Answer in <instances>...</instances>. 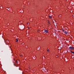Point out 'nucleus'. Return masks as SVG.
<instances>
[{
  "label": "nucleus",
  "mask_w": 74,
  "mask_h": 74,
  "mask_svg": "<svg viewBox=\"0 0 74 74\" xmlns=\"http://www.w3.org/2000/svg\"><path fill=\"white\" fill-rule=\"evenodd\" d=\"M44 32L45 33H48V31L46 29H45Z\"/></svg>",
  "instance_id": "obj_3"
},
{
  "label": "nucleus",
  "mask_w": 74,
  "mask_h": 74,
  "mask_svg": "<svg viewBox=\"0 0 74 74\" xmlns=\"http://www.w3.org/2000/svg\"><path fill=\"white\" fill-rule=\"evenodd\" d=\"M16 42H18V39H16Z\"/></svg>",
  "instance_id": "obj_4"
},
{
  "label": "nucleus",
  "mask_w": 74,
  "mask_h": 74,
  "mask_svg": "<svg viewBox=\"0 0 74 74\" xmlns=\"http://www.w3.org/2000/svg\"><path fill=\"white\" fill-rule=\"evenodd\" d=\"M63 32H64V31H63Z\"/></svg>",
  "instance_id": "obj_17"
},
{
  "label": "nucleus",
  "mask_w": 74,
  "mask_h": 74,
  "mask_svg": "<svg viewBox=\"0 0 74 74\" xmlns=\"http://www.w3.org/2000/svg\"><path fill=\"white\" fill-rule=\"evenodd\" d=\"M16 63H18V61H16Z\"/></svg>",
  "instance_id": "obj_11"
},
{
  "label": "nucleus",
  "mask_w": 74,
  "mask_h": 74,
  "mask_svg": "<svg viewBox=\"0 0 74 74\" xmlns=\"http://www.w3.org/2000/svg\"><path fill=\"white\" fill-rule=\"evenodd\" d=\"M70 49H74V47H69Z\"/></svg>",
  "instance_id": "obj_1"
},
{
  "label": "nucleus",
  "mask_w": 74,
  "mask_h": 74,
  "mask_svg": "<svg viewBox=\"0 0 74 74\" xmlns=\"http://www.w3.org/2000/svg\"><path fill=\"white\" fill-rule=\"evenodd\" d=\"M73 16L74 17V14L73 15Z\"/></svg>",
  "instance_id": "obj_14"
},
{
  "label": "nucleus",
  "mask_w": 74,
  "mask_h": 74,
  "mask_svg": "<svg viewBox=\"0 0 74 74\" xmlns=\"http://www.w3.org/2000/svg\"><path fill=\"white\" fill-rule=\"evenodd\" d=\"M64 33L65 34H67V32H64Z\"/></svg>",
  "instance_id": "obj_7"
},
{
  "label": "nucleus",
  "mask_w": 74,
  "mask_h": 74,
  "mask_svg": "<svg viewBox=\"0 0 74 74\" xmlns=\"http://www.w3.org/2000/svg\"><path fill=\"white\" fill-rule=\"evenodd\" d=\"M28 29H30V28L29 27H28Z\"/></svg>",
  "instance_id": "obj_15"
},
{
  "label": "nucleus",
  "mask_w": 74,
  "mask_h": 74,
  "mask_svg": "<svg viewBox=\"0 0 74 74\" xmlns=\"http://www.w3.org/2000/svg\"><path fill=\"white\" fill-rule=\"evenodd\" d=\"M49 18L50 19L52 18V15L51 14H49Z\"/></svg>",
  "instance_id": "obj_2"
},
{
  "label": "nucleus",
  "mask_w": 74,
  "mask_h": 74,
  "mask_svg": "<svg viewBox=\"0 0 74 74\" xmlns=\"http://www.w3.org/2000/svg\"><path fill=\"white\" fill-rule=\"evenodd\" d=\"M29 24V23H27V25H28Z\"/></svg>",
  "instance_id": "obj_13"
},
{
  "label": "nucleus",
  "mask_w": 74,
  "mask_h": 74,
  "mask_svg": "<svg viewBox=\"0 0 74 74\" xmlns=\"http://www.w3.org/2000/svg\"><path fill=\"white\" fill-rule=\"evenodd\" d=\"M47 52H49V49H48L47 50Z\"/></svg>",
  "instance_id": "obj_8"
},
{
  "label": "nucleus",
  "mask_w": 74,
  "mask_h": 74,
  "mask_svg": "<svg viewBox=\"0 0 74 74\" xmlns=\"http://www.w3.org/2000/svg\"><path fill=\"white\" fill-rule=\"evenodd\" d=\"M20 56H22V54Z\"/></svg>",
  "instance_id": "obj_9"
},
{
  "label": "nucleus",
  "mask_w": 74,
  "mask_h": 74,
  "mask_svg": "<svg viewBox=\"0 0 74 74\" xmlns=\"http://www.w3.org/2000/svg\"><path fill=\"white\" fill-rule=\"evenodd\" d=\"M39 31H40V30H38V32H39Z\"/></svg>",
  "instance_id": "obj_12"
},
{
  "label": "nucleus",
  "mask_w": 74,
  "mask_h": 74,
  "mask_svg": "<svg viewBox=\"0 0 74 74\" xmlns=\"http://www.w3.org/2000/svg\"><path fill=\"white\" fill-rule=\"evenodd\" d=\"M56 57L58 58V56H56Z\"/></svg>",
  "instance_id": "obj_10"
},
{
  "label": "nucleus",
  "mask_w": 74,
  "mask_h": 74,
  "mask_svg": "<svg viewBox=\"0 0 74 74\" xmlns=\"http://www.w3.org/2000/svg\"><path fill=\"white\" fill-rule=\"evenodd\" d=\"M14 66H15V64H14Z\"/></svg>",
  "instance_id": "obj_16"
},
{
  "label": "nucleus",
  "mask_w": 74,
  "mask_h": 74,
  "mask_svg": "<svg viewBox=\"0 0 74 74\" xmlns=\"http://www.w3.org/2000/svg\"><path fill=\"white\" fill-rule=\"evenodd\" d=\"M71 53H74V52L72 51H71Z\"/></svg>",
  "instance_id": "obj_6"
},
{
  "label": "nucleus",
  "mask_w": 74,
  "mask_h": 74,
  "mask_svg": "<svg viewBox=\"0 0 74 74\" xmlns=\"http://www.w3.org/2000/svg\"><path fill=\"white\" fill-rule=\"evenodd\" d=\"M47 22H48V23H49V24H50V23H49V20H48L47 21Z\"/></svg>",
  "instance_id": "obj_5"
}]
</instances>
